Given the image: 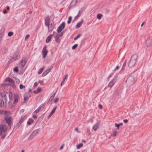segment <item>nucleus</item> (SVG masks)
<instances>
[{
    "instance_id": "2f4dec72",
    "label": "nucleus",
    "mask_w": 152,
    "mask_h": 152,
    "mask_svg": "<svg viewBox=\"0 0 152 152\" xmlns=\"http://www.w3.org/2000/svg\"><path fill=\"white\" fill-rule=\"evenodd\" d=\"M13 96L12 93V92H10L9 95V97L10 99L11 100Z\"/></svg>"
},
{
    "instance_id": "58836bf2",
    "label": "nucleus",
    "mask_w": 152,
    "mask_h": 152,
    "mask_svg": "<svg viewBox=\"0 0 152 152\" xmlns=\"http://www.w3.org/2000/svg\"><path fill=\"white\" fill-rule=\"evenodd\" d=\"M117 133V132L116 131H115L113 132V133L112 134V135L113 137H115L116 135V134Z\"/></svg>"
},
{
    "instance_id": "5701e85b",
    "label": "nucleus",
    "mask_w": 152,
    "mask_h": 152,
    "mask_svg": "<svg viewBox=\"0 0 152 152\" xmlns=\"http://www.w3.org/2000/svg\"><path fill=\"white\" fill-rule=\"evenodd\" d=\"M52 36V35L50 34L46 40V43L49 42L51 40Z\"/></svg>"
},
{
    "instance_id": "774afa93",
    "label": "nucleus",
    "mask_w": 152,
    "mask_h": 152,
    "mask_svg": "<svg viewBox=\"0 0 152 152\" xmlns=\"http://www.w3.org/2000/svg\"><path fill=\"white\" fill-rule=\"evenodd\" d=\"M33 92H34V93L35 94H38V92L36 90H35V91H34Z\"/></svg>"
},
{
    "instance_id": "e433bc0d",
    "label": "nucleus",
    "mask_w": 152,
    "mask_h": 152,
    "mask_svg": "<svg viewBox=\"0 0 152 152\" xmlns=\"http://www.w3.org/2000/svg\"><path fill=\"white\" fill-rule=\"evenodd\" d=\"M77 46L78 45L77 44H75L74 45L72 46V49L73 50H75Z\"/></svg>"
},
{
    "instance_id": "cd10ccee",
    "label": "nucleus",
    "mask_w": 152,
    "mask_h": 152,
    "mask_svg": "<svg viewBox=\"0 0 152 152\" xmlns=\"http://www.w3.org/2000/svg\"><path fill=\"white\" fill-rule=\"evenodd\" d=\"M0 94L2 98H4L7 97V96L4 92H1Z\"/></svg>"
},
{
    "instance_id": "393cba45",
    "label": "nucleus",
    "mask_w": 152,
    "mask_h": 152,
    "mask_svg": "<svg viewBox=\"0 0 152 152\" xmlns=\"http://www.w3.org/2000/svg\"><path fill=\"white\" fill-rule=\"evenodd\" d=\"M67 77H68V75L67 74V75H65V77L64 78V79H63V80H62V81L61 83V86H62V85L64 84V82L65 81L66 79H67Z\"/></svg>"
},
{
    "instance_id": "bf43d9fd",
    "label": "nucleus",
    "mask_w": 152,
    "mask_h": 152,
    "mask_svg": "<svg viewBox=\"0 0 152 152\" xmlns=\"http://www.w3.org/2000/svg\"><path fill=\"white\" fill-rule=\"evenodd\" d=\"M53 97H52V96H51L49 99V101H51L53 100Z\"/></svg>"
},
{
    "instance_id": "4be33fe9",
    "label": "nucleus",
    "mask_w": 152,
    "mask_h": 152,
    "mask_svg": "<svg viewBox=\"0 0 152 152\" xmlns=\"http://www.w3.org/2000/svg\"><path fill=\"white\" fill-rule=\"evenodd\" d=\"M54 37L55 38V40L56 42L57 43L60 42L59 37L58 36V34H56V35H54Z\"/></svg>"
},
{
    "instance_id": "603ef678",
    "label": "nucleus",
    "mask_w": 152,
    "mask_h": 152,
    "mask_svg": "<svg viewBox=\"0 0 152 152\" xmlns=\"http://www.w3.org/2000/svg\"><path fill=\"white\" fill-rule=\"evenodd\" d=\"M4 98L5 103H6L7 102V97H6Z\"/></svg>"
},
{
    "instance_id": "72a5a7b5",
    "label": "nucleus",
    "mask_w": 152,
    "mask_h": 152,
    "mask_svg": "<svg viewBox=\"0 0 152 152\" xmlns=\"http://www.w3.org/2000/svg\"><path fill=\"white\" fill-rule=\"evenodd\" d=\"M83 143H80L77 145V148L78 149H79L80 147H82L83 146Z\"/></svg>"
},
{
    "instance_id": "423d86ee",
    "label": "nucleus",
    "mask_w": 152,
    "mask_h": 152,
    "mask_svg": "<svg viewBox=\"0 0 152 152\" xmlns=\"http://www.w3.org/2000/svg\"><path fill=\"white\" fill-rule=\"evenodd\" d=\"M28 61L26 58H23L20 61V63L21 64L22 66L23 67L25 66Z\"/></svg>"
},
{
    "instance_id": "37998d69",
    "label": "nucleus",
    "mask_w": 152,
    "mask_h": 152,
    "mask_svg": "<svg viewBox=\"0 0 152 152\" xmlns=\"http://www.w3.org/2000/svg\"><path fill=\"white\" fill-rule=\"evenodd\" d=\"M6 136V133H4L1 135V138L2 139H4Z\"/></svg>"
},
{
    "instance_id": "a18cd8bd",
    "label": "nucleus",
    "mask_w": 152,
    "mask_h": 152,
    "mask_svg": "<svg viewBox=\"0 0 152 152\" xmlns=\"http://www.w3.org/2000/svg\"><path fill=\"white\" fill-rule=\"evenodd\" d=\"M51 70V68L47 69L45 71V72H46L48 74L50 71Z\"/></svg>"
},
{
    "instance_id": "79ce46f5",
    "label": "nucleus",
    "mask_w": 152,
    "mask_h": 152,
    "mask_svg": "<svg viewBox=\"0 0 152 152\" xmlns=\"http://www.w3.org/2000/svg\"><path fill=\"white\" fill-rule=\"evenodd\" d=\"M81 35V34H78L77 35V37L75 38L74 40H77L78 38H79L80 37Z\"/></svg>"
},
{
    "instance_id": "6e6552de",
    "label": "nucleus",
    "mask_w": 152,
    "mask_h": 152,
    "mask_svg": "<svg viewBox=\"0 0 152 152\" xmlns=\"http://www.w3.org/2000/svg\"><path fill=\"white\" fill-rule=\"evenodd\" d=\"M48 53V50H47V47L46 46H44L42 50V53L43 54V57L45 58Z\"/></svg>"
},
{
    "instance_id": "0eeeda50",
    "label": "nucleus",
    "mask_w": 152,
    "mask_h": 152,
    "mask_svg": "<svg viewBox=\"0 0 152 152\" xmlns=\"http://www.w3.org/2000/svg\"><path fill=\"white\" fill-rule=\"evenodd\" d=\"M19 56V53L18 51H15L14 54L11 60H13L14 61L18 59V58Z\"/></svg>"
},
{
    "instance_id": "c9c22d12",
    "label": "nucleus",
    "mask_w": 152,
    "mask_h": 152,
    "mask_svg": "<svg viewBox=\"0 0 152 152\" xmlns=\"http://www.w3.org/2000/svg\"><path fill=\"white\" fill-rule=\"evenodd\" d=\"M57 108V106H56L55 107V108H54V109H53V110L50 113H51V114H52V115L53 114V113L55 112Z\"/></svg>"
},
{
    "instance_id": "6e6d98bb",
    "label": "nucleus",
    "mask_w": 152,
    "mask_h": 152,
    "mask_svg": "<svg viewBox=\"0 0 152 152\" xmlns=\"http://www.w3.org/2000/svg\"><path fill=\"white\" fill-rule=\"evenodd\" d=\"M115 126L117 128H119V125L118 124H117V123H115Z\"/></svg>"
},
{
    "instance_id": "20e7f679",
    "label": "nucleus",
    "mask_w": 152,
    "mask_h": 152,
    "mask_svg": "<svg viewBox=\"0 0 152 152\" xmlns=\"http://www.w3.org/2000/svg\"><path fill=\"white\" fill-rule=\"evenodd\" d=\"M39 131V129L34 131L30 135L28 138V139L31 140L33 139L34 137L37 134H38Z\"/></svg>"
},
{
    "instance_id": "bb28decb",
    "label": "nucleus",
    "mask_w": 152,
    "mask_h": 152,
    "mask_svg": "<svg viewBox=\"0 0 152 152\" xmlns=\"http://www.w3.org/2000/svg\"><path fill=\"white\" fill-rule=\"evenodd\" d=\"M4 105V103L3 100L2 99H0V106L1 107H3Z\"/></svg>"
},
{
    "instance_id": "a211bd4d",
    "label": "nucleus",
    "mask_w": 152,
    "mask_h": 152,
    "mask_svg": "<svg viewBox=\"0 0 152 152\" xmlns=\"http://www.w3.org/2000/svg\"><path fill=\"white\" fill-rule=\"evenodd\" d=\"M29 96L27 94H25L24 95V102L25 103L27 102L28 100Z\"/></svg>"
},
{
    "instance_id": "4d7b16f0",
    "label": "nucleus",
    "mask_w": 152,
    "mask_h": 152,
    "mask_svg": "<svg viewBox=\"0 0 152 152\" xmlns=\"http://www.w3.org/2000/svg\"><path fill=\"white\" fill-rule=\"evenodd\" d=\"M39 111V110L38 109H37V110H36L34 111V113H38Z\"/></svg>"
},
{
    "instance_id": "dca6fc26",
    "label": "nucleus",
    "mask_w": 152,
    "mask_h": 152,
    "mask_svg": "<svg viewBox=\"0 0 152 152\" xmlns=\"http://www.w3.org/2000/svg\"><path fill=\"white\" fill-rule=\"evenodd\" d=\"M115 81V79L114 78L108 84V86L111 87L113 86Z\"/></svg>"
},
{
    "instance_id": "f704fd0d",
    "label": "nucleus",
    "mask_w": 152,
    "mask_h": 152,
    "mask_svg": "<svg viewBox=\"0 0 152 152\" xmlns=\"http://www.w3.org/2000/svg\"><path fill=\"white\" fill-rule=\"evenodd\" d=\"M126 61H125V62L124 63L123 66L122 67L121 70H123L125 68V66H126Z\"/></svg>"
},
{
    "instance_id": "6ab92c4d",
    "label": "nucleus",
    "mask_w": 152,
    "mask_h": 152,
    "mask_svg": "<svg viewBox=\"0 0 152 152\" xmlns=\"http://www.w3.org/2000/svg\"><path fill=\"white\" fill-rule=\"evenodd\" d=\"M84 20L83 19H82L81 20L78 22L77 24L76 28H79L81 26L82 24L83 23Z\"/></svg>"
},
{
    "instance_id": "412c9836",
    "label": "nucleus",
    "mask_w": 152,
    "mask_h": 152,
    "mask_svg": "<svg viewBox=\"0 0 152 152\" xmlns=\"http://www.w3.org/2000/svg\"><path fill=\"white\" fill-rule=\"evenodd\" d=\"M45 113L41 115L38 118L37 121L39 123L43 119L45 116Z\"/></svg>"
},
{
    "instance_id": "c756f323",
    "label": "nucleus",
    "mask_w": 152,
    "mask_h": 152,
    "mask_svg": "<svg viewBox=\"0 0 152 152\" xmlns=\"http://www.w3.org/2000/svg\"><path fill=\"white\" fill-rule=\"evenodd\" d=\"M25 119V116L21 117L19 121V122L21 124L23 123V122L24 121Z\"/></svg>"
},
{
    "instance_id": "ddd939ff",
    "label": "nucleus",
    "mask_w": 152,
    "mask_h": 152,
    "mask_svg": "<svg viewBox=\"0 0 152 152\" xmlns=\"http://www.w3.org/2000/svg\"><path fill=\"white\" fill-rule=\"evenodd\" d=\"M84 9L83 8H82L80 9V10L79 11L78 14V15L75 17V18L76 19L78 17H79L80 16L81 14H83V12L84 11Z\"/></svg>"
},
{
    "instance_id": "9b49d317",
    "label": "nucleus",
    "mask_w": 152,
    "mask_h": 152,
    "mask_svg": "<svg viewBox=\"0 0 152 152\" xmlns=\"http://www.w3.org/2000/svg\"><path fill=\"white\" fill-rule=\"evenodd\" d=\"M47 26L48 27V31L51 32L53 31L54 28V24L53 23H51Z\"/></svg>"
},
{
    "instance_id": "69168bd1",
    "label": "nucleus",
    "mask_w": 152,
    "mask_h": 152,
    "mask_svg": "<svg viewBox=\"0 0 152 152\" xmlns=\"http://www.w3.org/2000/svg\"><path fill=\"white\" fill-rule=\"evenodd\" d=\"M119 66H117L114 69V71H115L117 69H118L119 68Z\"/></svg>"
},
{
    "instance_id": "ea45409f",
    "label": "nucleus",
    "mask_w": 152,
    "mask_h": 152,
    "mask_svg": "<svg viewBox=\"0 0 152 152\" xmlns=\"http://www.w3.org/2000/svg\"><path fill=\"white\" fill-rule=\"evenodd\" d=\"M13 70L16 72H18V67H15L13 69Z\"/></svg>"
},
{
    "instance_id": "7c9ffc66",
    "label": "nucleus",
    "mask_w": 152,
    "mask_h": 152,
    "mask_svg": "<svg viewBox=\"0 0 152 152\" xmlns=\"http://www.w3.org/2000/svg\"><path fill=\"white\" fill-rule=\"evenodd\" d=\"M72 17L71 16H69L68 18V20L67 21V23L68 24H70L71 22V21H72Z\"/></svg>"
},
{
    "instance_id": "864d4df0",
    "label": "nucleus",
    "mask_w": 152,
    "mask_h": 152,
    "mask_svg": "<svg viewBox=\"0 0 152 152\" xmlns=\"http://www.w3.org/2000/svg\"><path fill=\"white\" fill-rule=\"evenodd\" d=\"M58 99H59V98H56V99L54 100V102L55 103H57L58 102Z\"/></svg>"
},
{
    "instance_id": "0e129e2a",
    "label": "nucleus",
    "mask_w": 152,
    "mask_h": 152,
    "mask_svg": "<svg viewBox=\"0 0 152 152\" xmlns=\"http://www.w3.org/2000/svg\"><path fill=\"white\" fill-rule=\"evenodd\" d=\"M123 121L125 123H126L128 122V120L127 119H124L123 120Z\"/></svg>"
},
{
    "instance_id": "9d476101",
    "label": "nucleus",
    "mask_w": 152,
    "mask_h": 152,
    "mask_svg": "<svg viewBox=\"0 0 152 152\" xmlns=\"http://www.w3.org/2000/svg\"><path fill=\"white\" fill-rule=\"evenodd\" d=\"M50 21V17L49 16H47L45 18V24L46 26H48L49 24Z\"/></svg>"
},
{
    "instance_id": "052dcab7",
    "label": "nucleus",
    "mask_w": 152,
    "mask_h": 152,
    "mask_svg": "<svg viewBox=\"0 0 152 152\" xmlns=\"http://www.w3.org/2000/svg\"><path fill=\"white\" fill-rule=\"evenodd\" d=\"M56 92H55L53 94V95H52V96H52V97H53V98H54V97L55 95H56Z\"/></svg>"
},
{
    "instance_id": "5fc2aeb1",
    "label": "nucleus",
    "mask_w": 152,
    "mask_h": 152,
    "mask_svg": "<svg viewBox=\"0 0 152 152\" xmlns=\"http://www.w3.org/2000/svg\"><path fill=\"white\" fill-rule=\"evenodd\" d=\"M99 108H100V109H102V105L101 104H99Z\"/></svg>"
},
{
    "instance_id": "de8ad7c7",
    "label": "nucleus",
    "mask_w": 152,
    "mask_h": 152,
    "mask_svg": "<svg viewBox=\"0 0 152 152\" xmlns=\"http://www.w3.org/2000/svg\"><path fill=\"white\" fill-rule=\"evenodd\" d=\"M41 89H42L41 88H40V87H39L37 88V90L38 92V93H39L41 91Z\"/></svg>"
},
{
    "instance_id": "c03bdc74",
    "label": "nucleus",
    "mask_w": 152,
    "mask_h": 152,
    "mask_svg": "<svg viewBox=\"0 0 152 152\" xmlns=\"http://www.w3.org/2000/svg\"><path fill=\"white\" fill-rule=\"evenodd\" d=\"M25 86H23L22 84H20V89H22L24 88H25Z\"/></svg>"
},
{
    "instance_id": "09e8293b",
    "label": "nucleus",
    "mask_w": 152,
    "mask_h": 152,
    "mask_svg": "<svg viewBox=\"0 0 152 152\" xmlns=\"http://www.w3.org/2000/svg\"><path fill=\"white\" fill-rule=\"evenodd\" d=\"M6 84L5 83H3L0 84V87H3L4 86L6 85Z\"/></svg>"
},
{
    "instance_id": "680f3d73",
    "label": "nucleus",
    "mask_w": 152,
    "mask_h": 152,
    "mask_svg": "<svg viewBox=\"0 0 152 152\" xmlns=\"http://www.w3.org/2000/svg\"><path fill=\"white\" fill-rule=\"evenodd\" d=\"M3 12L4 14H6L7 13V11L6 10H4Z\"/></svg>"
},
{
    "instance_id": "8fccbe9b",
    "label": "nucleus",
    "mask_w": 152,
    "mask_h": 152,
    "mask_svg": "<svg viewBox=\"0 0 152 152\" xmlns=\"http://www.w3.org/2000/svg\"><path fill=\"white\" fill-rule=\"evenodd\" d=\"M21 124L19 122L16 125L17 128H18Z\"/></svg>"
},
{
    "instance_id": "aec40b11",
    "label": "nucleus",
    "mask_w": 152,
    "mask_h": 152,
    "mask_svg": "<svg viewBox=\"0 0 152 152\" xmlns=\"http://www.w3.org/2000/svg\"><path fill=\"white\" fill-rule=\"evenodd\" d=\"M6 82H9L11 83H14L15 82L13 80L9 77H7L5 80Z\"/></svg>"
},
{
    "instance_id": "f257e3e1",
    "label": "nucleus",
    "mask_w": 152,
    "mask_h": 152,
    "mask_svg": "<svg viewBox=\"0 0 152 152\" xmlns=\"http://www.w3.org/2000/svg\"><path fill=\"white\" fill-rule=\"evenodd\" d=\"M137 57L138 56L136 54H134L131 56L128 64V66L129 68H131L134 66L136 63Z\"/></svg>"
},
{
    "instance_id": "4468645a",
    "label": "nucleus",
    "mask_w": 152,
    "mask_h": 152,
    "mask_svg": "<svg viewBox=\"0 0 152 152\" xmlns=\"http://www.w3.org/2000/svg\"><path fill=\"white\" fill-rule=\"evenodd\" d=\"M100 123L99 122H97L93 127V129L94 131H96L99 128Z\"/></svg>"
},
{
    "instance_id": "7ed1b4c3",
    "label": "nucleus",
    "mask_w": 152,
    "mask_h": 152,
    "mask_svg": "<svg viewBox=\"0 0 152 152\" xmlns=\"http://www.w3.org/2000/svg\"><path fill=\"white\" fill-rule=\"evenodd\" d=\"M12 118L11 117H9L8 118L7 117L4 118V120L8 124V126L10 127V128H11V125L12 124V122L11 119Z\"/></svg>"
},
{
    "instance_id": "f8f14e48",
    "label": "nucleus",
    "mask_w": 152,
    "mask_h": 152,
    "mask_svg": "<svg viewBox=\"0 0 152 152\" xmlns=\"http://www.w3.org/2000/svg\"><path fill=\"white\" fill-rule=\"evenodd\" d=\"M77 0H73L69 4L68 8L69 9L72 8L73 6L75 5L77 3Z\"/></svg>"
},
{
    "instance_id": "f3484780",
    "label": "nucleus",
    "mask_w": 152,
    "mask_h": 152,
    "mask_svg": "<svg viewBox=\"0 0 152 152\" xmlns=\"http://www.w3.org/2000/svg\"><path fill=\"white\" fill-rule=\"evenodd\" d=\"M152 43V40L150 38L148 39L146 41V44L147 47L150 46Z\"/></svg>"
},
{
    "instance_id": "c85d7f7f",
    "label": "nucleus",
    "mask_w": 152,
    "mask_h": 152,
    "mask_svg": "<svg viewBox=\"0 0 152 152\" xmlns=\"http://www.w3.org/2000/svg\"><path fill=\"white\" fill-rule=\"evenodd\" d=\"M7 111H4L3 110H0V114H6L7 113Z\"/></svg>"
},
{
    "instance_id": "b1692460",
    "label": "nucleus",
    "mask_w": 152,
    "mask_h": 152,
    "mask_svg": "<svg viewBox=\"0 0 152 152\" xmlns=\"http://www.w3.org/2000/svg\"><path fill=\"white\" fill-rule=\"evenodd\" d=\"M34 122V120L31 118H30L28 121L27 122V124L28 125H30L32 124Z\"/></svg>"
},
{
    "instance_id": "f03ea898",
    "label": "nucleus",
    "mask_w": 152,
    "mask_h": 152,
    "mask_svg": "<svg viewBox=\"0 0 152 152\" xmlns=\"http://www.w3.org/2000/svg\"><path fill=\"white\" fill-rule=\"evenodd\" d=\"M134 81V77L132 76H130L126 80V83L128 86H130L133 84Z\"/></svg>"
},
{
    "instance_id": "473e14b6",
    "label": "nucleus",
    "mask_w": 152,
    "mask_h": 152,
    "mask_svg": "<svg viewBox=\"0 0 152 152\" xmlns=\"http://www.w3.org/2000/svg\"><path fill=\"white\" fill-rule=\"evenodd\" d=\"M103 15L101 14H99L97 15V18L99 20H100L102 17Z\"/></svg>"
},
{
    "instance_id": "a19ab883",
    "label": "nucleus",
    "mask_w": 152,
    "mask_h": 152,
    "mask_svg": "<svg viewBox=\"0 0 152 152\" xmlns=\"http://www.w3.org/2000/svg\"><path fill=\"white\" fill-rule=\"evenodd\" d=\"M13 34V32L11 31L9 32L8 34V35L9 37H11Z\"/></svg>"
},
{
    "instance_id": "4c0bfd02",
    "label": "nucleus",
    "mask_w": 152,
    "mask_h": 152,
    "mask_svg": "<svg viewBox=\"0 0 152 152\" xmlns=\"http://www.w3.org/2000/svg\"><path fill=\"white\" fill-rule=\"evenodd\" d=\"M44 69L43 68L40 69L38 71V74H41L43 72Z\"/></svg>"
},
{
    "instance_id": "13d9d810",
    "label": "nucleus",
    "mask_w": 152,
    "mask_h": 152,
    "mask_svg": "<svg viewBox=\"0 0 152 152\" xmlns=\"http://www.w3.org/2000/svg\"><path fill=\"white\" fill-rule=\"evenodd\" d=\"M38 84L37 82H35L34 84V86L36 87L38 86Z\"/></svg>"
},
{
    "instance_id": "1a4fd4ad",
    "label": "nucleus",
    "mask_w": 152,
    "mask_h": 152,
    "mask_svg": "<svg viewBox=\"0 0 152 152\" xmlns=\"http://www.w3.org/2000/svg\"><path fill=\"white\" fill-rule=\"evenodd\" d=\"M0 130L4 133L5 132L7 131L6 126L5 125L1 124L0 125Z\"/></svg>"
},
{
    "instance_id": "49530a36",
    "label": "nucleus",
    "mask_w": 152,
    "mask_h": 152,
    "mask_svg": "<svg viewBox=\"0 0 152 152\" xmlns=\"http://www.w3.org/2000/svg\"><path fill=\"white\" fill-rule=\"evenodd\" d=\"M30 37V35L28 34L27 35L26 37H25V40L26 41L27 40V39H28Z\"/></svg>"
},
{
    "instance_id": "2eb2a0df",
    "label": "nucleus",
    "mask_w": 152,
    "mask_h": 152,
    "mask_svg": "<svg viewBox=\"0 0 152 152\" xmlns=\"http://www.w3.org/2000/svg\"><path fill=\"white\" fill-rule=\"evenodd\" d=\"M19 96L18 94H15L14 95V100L13 103L16 104L18 101Z\"/></svg>"
},
{
    "instance_id": "e2e57ef3",
    "label": "nucleus",
    "mask_w": 152,
    "mask_h": 152,
    "mask_svg": "<svg viewBox=\"0 0 152 152\" xmlns=\"http://www.w3.org/2000/svg\"><path fill=\"white\" fill-rule=\"evenodd\" d=\"M12 87L14 89H15L16 88V86L14 84L12 86Z\"/></svg>"
},
{
    "instance_id": "338daca9",
    "label": "nucleus",
    "mask_w": 152,
    "mask_h": 152,
    "mask_svg": "<svg viewBox=\"0 0 152 152\" xmlns=\"http://www.w3.org/2000/svg\"><path fill=\"white\" fill-rule=\"evenodd\" d=\"M24 111V109H22L20 111V112L21 113H23Z\"/></svg>"
},
{
    "instance_id": "39448f33",
    "label": "nucleus",
    "mask_w": 152,
    "mask_h": 152,
    "mask_svg": "<svg viewBox=\"0 0 152 152\" xmlns=\"http://www.w3.org/2000/svg\"><path fill=\"white\" fill-rule=\"evenodd\" d=\"M65 27V23L64 22H63L57 28V32L59 33Z\"/></svg>"
},
{
    "instance_id": "3c124183",
    "label": "nucleus",
    "mask_w": 152,
    "mask_h": 152,
    "mask_svg": "<svg viewBox=\"0 0 152 152\" xmlns=\"http://www.w3.org/2000/svg\"><path fill=\"white\" fill-rule=\"evenodd\" d=\"M47 74L46 72H45L42 74V77H44Z\"/></svg>"
},
{
    "instance_id": "a878e982",
    "label": "nucleus",
    "mask_w": 152,
    "mask_h": 152,
    "mask_svg": "<svg viewBox=\"0 0 152 152\" xmlns=\"http://www.w3.org/2000/svg\"><path fill=\"white\" fill-rule=\"evenodd\" d=\"M44 104H42L37 109L40 111L44 109Z\"/></svg>"
}]
</instances>
